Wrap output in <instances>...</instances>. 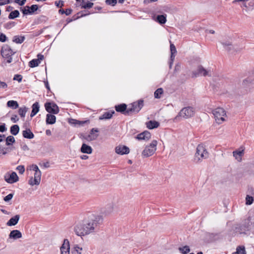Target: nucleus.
<instances>
[{"mask_svg": "<svg viewBox=\"0 0 254 254\" xmlns=\"http://www.w3.org/2000/svg\"><path fill=\"white\" fill-rule=\"evenodd\" d=\"M102 220L101 216L92 214L88 220L77 224L74 228V231L76 235L80 237L95 233L98 231V226Z\"/></svg>", "mask_w": 254, "mask_h": 254, "instance_id": "obj_1", "label": "nucleus"}, {"mask_svg": "<svg viewBox=\"0 0 254 254\" xmlns=\"http://www.w3.org/2000/svg\"><path fill=\"white\" fill-rule=\"evenodd\" d=\"M195 110L192 107H186L183 108L179 113L178 115L175 118L176 121L180 120V118L188 119L194 116Z\"/></svg>", "mask_w": 254, "mask_h": 254, "instance_id": "obj_2", "label": "nucleus"}, {"mask_svg": "<svg viewBox=\"0 0 254 254\" xmlns=\"http://www.w3.org/2000/svg\"><path fill=\"white\" fill-rule=\"evenodd\" d=\"M208 153L206 149L205 144H199L196 148V152L194 158L196 163L199 162L203 158H206Z\"/></svg>", "mask_w": 254, "mask_h": 254, "instance_id": "obj_3", "label": "nucleus"}, {"mask_svg": "<svg viewBox=\"0 0 254 254\" xmlns=\"http://www.w3.org/2000/svg\"><path fill=\"white\" fill-rule=\"evenodd\" d=\"M212 113L217 124H221L225 121L227 115L226 112L223 108H217L212 111Z\"/></svg>", "mask_w": 254, "mask_h": 254, "instance_id": "obj_4", "label": "nucleus"}, {"mask_svg": "<svg viewBox=\"0 0 254 254\" xmlns=\"http://www.w3.org/2000/svg\"><path fill=\"white\" fill-rule=\"evenodd\" d=\"M143 102V100L140 99L136 102L132 103L130 105L131 107H129L126 111L125 115H128L130 112H133L135 113H138L144 105Z\"/></svg>", "mask_w": 254, "mask_h": 254, "instance_id": "obj_5", "label": "nucleus"}, {"mask_svg": "<svg viewBox=\"0 0 254 254\" xmlns=\"http://www.w3.org/2000/svg\"><path fill=\"white\" fill-rule=\"evenodd\" d=\"M211 73L212 71L210 68L206 69L202 65H199L196 70L192 71V77H196L198 76H210Z\"/></svg>", "mask_w": 254, "mask_h": 254, "instance_id": "obj_6", "label": "nucleus"}, {"mask_svg": "<svg viewBox=\"0 0 254 254\" xmlns=\"http://www.w3.org/2000/svg\"><path fill=\"white\" fill-rule=\"evenodd\" d=\"M14 52L8 46L2 47L1 50V54L2 56L5 59H7V63H10L12 62V58L11 56L14 55Z\"/></svg>", "mask_w": 254, "mask_h": 254, "instance_id": "obj_7", "label": "nucleus"}, {"mask_svg": "<svg viewBox=\"0 0 254 254\" xmlns=\"http://www.w3.org/2000/svg\"><path fill=\"white\" fill-rule=\"evenodd\" d=\"M156 150V144H149L145 146L142 154L144 157H147L153 155Z\"/></svg>", "mask_w": 254, "mask_h": 254, "instance_id": "obj_8", "label": "nucleus"}, {"mask_svg": "<svg viewBox=\"0 0 254 254\" xmlns=\"http://www.w3.org/2000/svg\"><path fill=\"white\" fill-rule=\"evenodd\" d=\"M46 110L50 114H57L59 112V107L55 103L48 102L45 104Z\"/></svg>", "mask_w": 254, "mask_h": 254, "instance_id": "obj_9", "label": "nucleus"}, {"mask_svg": "<svg viewBox=\"0 0 254 254\" xmlns=\"http://www.w3.org/2000/svg\"><path fill=\"white\" fill-rule=\"evenodd\" d=\"M42 173L41 171L34 173V178L32 177L29 181L31 186L39 185L41 182Z\"/></svg>", "mask_w": 254, "mask_h": 254, "instance_id": "obj_10", "label": "nucleus"}, {"mask_svg": "<svg viewBox=\"0 0 254 254\" xmlns=\"http://www.w3.org/2000/svg\"><path fill=\"white\" fill-rule=\"evenodd\" d=\"M115 152L117 154L121 155L127 154L129 153V149L128 147L125 145L119 144L116 147Z\"/></svg>", "mask_w": 254, "mask_h": 254, "instance_id": "obj_11", "label": "nucleus"}, {"mask_svg": "<svg viewBox=\"0 0 254 254\" xmlns=\"http://www.w3.org/2000/svg\"><path fill=\"white\" fill-rule=\"evenodd\" d=\"M135 138H136L138 141L147 142L151 138V134L149 131H145L135 136Z\"/></svg>", "mask_w": 254, "mask_h": 254, "instance_id": "obj_12", "label": "nucleus"}, {"mask_svg": "<svg viewBox=\"0 0 254 254\" xmlns=\"http://www.w3.org/2000/svg\"><path fill=\"white\" fill-rule=\"evenodd\" d=\"M13 149V144H0V156L5 154Z\"/></svg>", "mask_w": 254, "mask_h": 254, "instance_id": "obj_13", "label": "nucleus"}, {"mask_svg": "<svg viewBox=\"0 0 254 254\" xmlns=\"http://www.w3.org/2000/svg\"><path fill=\"white\" fill-rule=\"evenodd\" d=\"M69 243L67 239H64L60 248L61 254H69Z\"/></svg>", "mask_w": 254, "mask_h": 254, "instance_id": "obj_14", "label": "nucleus"}, {"mask_svg": "<svg viewBox=\"0 0 254 254\" xmlns=\"http://www.w3.org/2000/svg\"><path fill=\"white\" fill-rule=\"evenodd\" d=\"M244 150L245 147L244 146H241L239 149L233 151V156L238 161H241L242 160V157L244 155Z\"/></svg>", "mask_w": 254, "mask_h": 254, "instance_id": "obj_15", "label": "nucleus"}, {"mask_svg": "<svg viewBox=\"0 0 254 254\" xmlns=\"http://www.w3.org/2000/svg\"><path fill=\"white\" fill-rule=\"evenodd\" d=\"M5 180L8 183H13L18 180V177L15 172H12L11 174L5 176Z\"/></svg>", "mask_w": 254, "mask_h": 254, "instance_id": "obj_16", "label": "nucleus"}, {"mask_svg": "<svg viewBox=\"0 0 254 254\" xmlns=\"http://www.w3.org/2000/svg\"><path fill=\"white\" fill-rule=\"evenodd\" d=\"M117 211V207L116 205L114 203H110L106 206L104 213L105 215H109Z\"/></svg>", "mask_w": 254, "mask_h": 254, "instance_id": "obj_17", "label": "nucleus"}, {"mask_svg": "<svg viewBox=\"0 0 254 254\" xmlns=\"http://www.w3.org/2000/svg\"><path fill=\"white\" fill-rule=\"evenodd\" d=\"M21 233L17 230L11 231L9 235V238H11L14 240L21 238Z\"/></svg>", "mask_w": 254, "mask_h": 254, "instance_id": "obj_18", "label": "nucleus"}, {"mask_svg": "<svg viewBox=\"0 0 254 254\" xmlns=\"http://www.w3.org/2000/svg\"><path fill=\"white\" fill-rule=\"evenodd\" d=\"M80 151L83 153L91 154L92 152V148L87 144H82L80 148Z\"/></svg>", "mask_w": 254, "mask_h": 254, "instance_id": "obj_19", "label": "nucleus"}, {"mask_svg": "<svg viewBox=\"0 0 254 254\" xmlns=\"http://www.w3.org/2000/svg\"><path fill=\"white\" fill-rule=\"evenodd\" d=\"M20 218L19 215H16L14 217L11 218L7 222V225L8 226H14L18 222Z\"/></svg>", "mask_w": 254, "mask_h": 254, "instance_id": "obj_20", "label": "nucleus"}, {"mask_svg": "<svg viewBox=\"0 0 254 254\" xmlns=\"http://www.w3.org/2000/svg\"><path fill=\"white\" fill-rule=\"evenodd\" d=\"M32 112L30 115L31 117H34L39 111L40 106L38 102H36L32 106Z\"/></svg>", "mask_w": 254, "mask_h": 254, "instance_id": "obj_21", "label": "nucleus"}, {"mask_svg": "<svg viewBox=\"0 0 254 254\" xmlns=\"http://www.w3.org/2000/svg\"><path fill=\"white\" fill-rule=\"evenodd\" d=\"M77 2H80L81 1V3L80 4L81 8H90L92 7L93 5V3L87 1L86 2L84 0H76Z\"/></svg>", "mask_w": 254, "mask_h": 254, "instance_id": "obj_22", "label": "nucleus"}, {"mask_svg": "<svg viewBox=\"0 0 254 254\" xmlns=\"http://www.w3.org/2000/svg\"><path fill=\"white\" fill-rule=\"evenodd\" d=\"M56 117L55 115L48 114L46 116V123L47 124L52 125L55 123Z\"/></svg>", "mask_w": 254, "mask_h": 254, "instance_id": "obj_23", "label": "nucleus"}, {"mask_svg": "<svg viewBox=\"0 0 254 254\" xmlns=\"http://www.w3.org/2000/svg\"><path fill=\"white\" fill-rule=\"evenodd\" d=\"M146 127L149 129L157 128L159 126V123L155 121H150L146 123Z\"/></svg>", "mask_w": 254, "mask_h": 254, "instance_id": "obj_24", "label": "nucleus"}, {"mask_svg": "<svg viewBox=\"0 0 254 254\" xmlns=\"http://www.w3.org/2000/svg\"><path fill=\"white\" fill-rule=\"evenodd\" d=\"M115 109L118 112H124L125 114L127 110V105L125 104H122L115 106Z\"/></svg>", "mask_w": 254, "mask_h": 254, "instance_id": "obj_25", "label": "nucleus"}, {"mask_svg": "<svg viewBox=\"0 0 254 254\" xmlns=\"http://www.w3.org/2000/svg\"><path fill=\"white\" fill-rule=\"evenodd\" d=\"M25 39V38L24 36L16 35L13 37L12 41L16 44H21Z\"/></svg>", "mask_w": 254, "mask_h": 254, "instance_id": "obj_26", "label": "nucleus"}, {"mask_svg": "<svg viewBox=\"0 0 254 254\" xmlns=\"http://www.w3.org/2000/svg\"><path fill=\"white\" fill-rule=\"evenodd\" d=\"M22 135L24 138H26L31 139L34 137V134L29 129L23 130L22 132Z\"/></svg>", "mask_w": 254, "mask_h": 254, "instance_id": "obj_27", "label": "nucleus"}, {"mask_svg": "<svg viewBox=\"0 0 254 254\" xmlns=\"http://www.w3.org/2000/svg\"><path fill=\"white\" fill-rule=\"evenodd\" d=\"M115 113L114 111L110 112H106L104 113L101 117H99L100 120H103V119H111L112 116L113 114Z\"/></svg>", "mask_w": 254, "mask_h": 254, "instance_id": "obj_28", "label": "nucleus"}, {"mask_svg": "<svg viewBox=\"0 0 254 254\" xmlns=\"http://www.w3.org/2000/svg\"><path fill=\"white\" fill-rule=\"evenodd\" d=\"M223 47L228 51H230L233 48L231 42L230 41L222 42Z\"/></svg>", "mask_w": 254, "mask_h": 254, "instance_id": "obj_29", "label": "nucleus"}, {"mask_svg": "<svg viewBox=\"0 0 254 254\" xmlns=\"http://www.w3.org/2000/svg\"><path fill=\"white\" fill-rule=\"evenodd\" d=\"M28 108L25 106L20 107L18 109V114L22 118H24Z\"/></svg>", "mask_w": 254, "mask_h": 254, "instance_id": "obj_30", "label": "nucleus"}, {"mask_svg": "<svg viewBox=\"0 0 254 254\" xmlns=\"http://www.w3.org/2000/svg\"><path fill=\"white\" fill-rule=\"evenodd\" d=\"M7 106L8 107L15 109L18 107V104L16 101L10 100L7 102Z\"/></svg>", "mask_w": 254, "mask_h": 254, "instance_id": "obj_31", "label": "nucleus"}, {"mask_svg": "<svg viewBox=\"0 0 254 254\" xmlns=\"http://www.w3.org/2000/svg\"><path fill=\"white\" fill-rule=\"evenodd\" d=\"M171 60H174L177 53L176 48L173 44H170Z\"/></svg>", "mask_w": 254, "mask_h": 254, "instance_id": "obj_32", "label": "nucleus"}, {"mask_svg": "<svg viewBox=\"0 0 254 254\" xmlns=\"http://www.w3.org/2000/svg\"><path fill=\"white\" fill-rule=\"evenodd\" d=\"M156 20L160 24H165L167 21L166 16L164 15H159L157 16Z\"/></svg>", "mask_w": 254, "mask_h": 254, "instance_id": "obj_33", "label": "nucleus"}, {"mask_svg": "<svg viewBox=\"0 0 254 254\" xmlns=\"http://www.w3.org/2000/svg\"><path fill=\"white\" fill-rule=\"evenodd\" d=\"M19 12L18 10H15L14 11H12L8 15V18L9 19H13L15 18L19 17Z\"/></svg>", "mask_w": 254, "mask_h": 254, "instance_id": "obj_34", "label": "nucleus"}, {"mask_svg": "<svg viewBox=\"0 0 254 254\" xmlns=\"http://www.w3.org/2000/svg\"><path fill=\"white\" fill-rule=\"evenodd\" d=\"M19 127L18 125H14L10 127V132L12 134L16 135L19 132Z\"/></svg>", "mask_w": 254, "mask_h": 254, "instance_id": "obj_35", "label": "nucleus"}, {"mask_svg": "<svg viewBox=\"0 0 254 254\" xmlns=\"http://www.w3.org/2000/svg\"><path fill=\"white\" fill-rule=\"evenodd\" d=\"M98 132V130L97 129L93 128L90 132V134L89 135V137L90 140H92L95 139L98 135L97 133Z\"/></svg>", "mask_w": 254, "mask_h": 254, "instance_id": "obj_36", "label": "nucleus"}, {"mask_svg": "<svg viewBox=\"0 0 254 254\" xmlns=\"http://www.w3.org/2000/svg\"><path fill=\"white\" fill-rule=\"evenodd\" d=\"M179 250L182 254H187L190 252V247L188 246H185L183 247H180Z\"/></svg>", "mask_w": 254, "mask_h": 254, "instance_id": "obj_37", "label": "nucleus"}, {"mask_svg": "<svg viewBox=\"0 0 254 254\" xmlns=\"http://www.w3.org/2000/svg\"><path fill=\"white\" fill-rule=\"evenodd\" d=\"M39 60L33 59L29 63V66L30 67L37 66L40 64Z\"/></svg>", "mask_w": 254, "mask_h": 254, "instance_id": "obj_38", "label": "nucleus"}, {"mask_svg": "<svg viewBox=\"0 0 254 254\" xmlns=\"http://www.w3.org/2000/svg\"><path fill=\"white\" fill-rule=\"evenodd\" d=\"M163 93V90L162 88L157 89L154 92V97L155 98L159 99Z\"/></svg>", "mask_w": 254, "mask_h": 254, "instance_id": "obj_39", "label": "nucleus"}, {"mask_svg": "<svg viewBox=\"0 0 254 254\" xmlns=\"http://www.w3.org/2000/svg\"><path fill=\"white\" fill-rule=\"evenodd\" d=\"M253 196H251L250 194H248L246 197V204L249 205H251L254 201Z\"/></svg>", "mask_w": 254, "mask_h": 254, "instance_id": "obj_40", "label": "nucleus"}, {"mask_svg": "<svg viewBox=\"0 0 254 254\" xmlns=\"http://www.w3.org/2000/svg\"><path fill=\"white\" fill-rule=\"evenodd\" d=\"M20 10L24 15L31 14L30 7L28 6H26L24 8H20Z\"/></svg>", "mask_w": 254, "mask_h": 254, "instance_id": "obj_41", "label": "nucleus"}, {"mask_svg": "<svg viewBox=\"0 0 254 254\" xmlns=\"http://www.w3.org/2000/svg\"><path fill=\"white\" fill-rule=\"evenodd\" d=\"M73 251L77 254H82L83 248L78 245H75L74 246Z\"/></svg>", "mask_w": 254, "mask_h": 254, "instance_id": "obj_42", "label": "nucleus"}, {"mask_svg": "<svg viewBox=\"0 0 254 254\" xmlns=\"http://www.w3.org/2000/svg\"><path fill=\"white\" fill-rule=\"evenodd\" d=\"M16 170L18 171L20 174H23L25 172V167L23 165H19L16 167Z\"/></svg>", "mask_w": 254, "mask_h": 254, "instance_id": "obj_43", "label": "nucleus"}, {"mask_svg": "<svg viewBox=\"0 0 254 254\" xmlns=\"http://www.w3.org/2000/svg\"><path fill=\"white\" fill-rule=\"evenodd\" d=\"M72 10L71 9L68 8L66 9L65 10L64 9H60L59 12L61 13H65L66 15H69L71 13Z\"/></svg>", "mask_w": 254, "mask_h": 254, "instance_id": "obj_44", "label": "nucleus"}, {"mask_svg": "<svg viewBox=\"0 0 254 254\" xmlns=\"http://www.w3.org/2000/svg\"><path fill=\"white\" fill-rule=\"evenodd\" d=\"M237 252L238 254L240 253L241 254H246V252L244 247H238L237 248Z\"/></svg>", "mask_w": 254, "mask_h": 254, "instance_id": "obj_45", "label": "nucleus"}, {"mask_svg": "<svg viewBox=\"0 0 254 254\" xmlns=\"http://www.w3.org/2000/svg\"><path fill=\"white\" fill-rule=\"evenodd\" d=\"M106 3L108 5L114 6L117 2V0H106Z\"/></svg>", "mask_w": 254, "mask_h": 254, "instance_id": "obj_46", "label": "nucleus"}, {"mask_svg": "<svg viewBox=\"0 0 254 254\" xmlns=\"http://www.w3.org/2000/svg\"><path fill=\"white\" fill-rule=\"evenodd\" d=\"M38 8V5L36 4H33L30 7V9L31 14L33 13L35 11L37 10Z\"/></svg>", "mask_w": 254, "mask_h": 254, "instance_id": "obj_47", "label": "nucleus"}, {"mask_svg": "<svg viewBox=\"0 0 254 254\" xmlns=\"http://www.w3.org/2000/svg\"><path fill=\"white\" fill-rule=\"evenodd\" d=\"M249 0H233V3H237L239 2H243V6L245 7H247V5L246 4V2L248 1Z\"/></svg>", "mask_w": 254, "mask_h": 254, "instance_id": "obj_48", "label": "nucleus"}, {"mask_svg": "<svg viewBox=\"0 0 254 254\" xmlns=\"http://www.w3.org/2000/svg\"><path fill=\"white\" fill-rule=\"evenodd\" d=\"M13 193H9L4 197L3 200L5 202H8L12 199V198L13 197Z\"/></svg>", "mask_w": 254, "mask_h": 254, "instance_id": "obj_49", "label": "nucleus"}, {"mask_svg": "<svg viewBox=\"0 0 254 254\" xmlns=\"http://www.w3.org/2000/svg\"><path fill=\"white\" fill-rule=\"evenodd\" d=\"M22 76L20 74H15L14 76L13 80H17L19 82H20L22 81Z\"/></svg>", "mask_w": 254, "mask_h": 254, "instance_id": "obj_50", "label": "nucleus"}, {"mask_svg": "<svg viewBox=\"0 0 254 254\" xmlns=\"http://www.w3.org/2000/svg\"><path fill=\"white\" fill-rule=\"evenodd\" d=\"M15 139L13 136H9L6 138V143H14Z\"/></svg>", "mask_w": 254, "mask_h": 254, "instance_id": "obj_51", "label": "nucleus"}, {"mask_svg": "<svg viewBox=\"0 0 254 254\" xmlns=\"http://www.w3.org/2000/svg\"><path fill=\"white\" fill-rule=\"evenodd\" d=\"M7 37L4 34L0 32V41L4 42L6 41Z\"/></svg>", "mask_w": 254, "mask_h": 254, "instance_id": "obj_52", "label": "nucleus"}, {"mask_svg": "<svg viewBox=\"0 0 254 254\" xmlns=\"http://www.w3.org/2000/svg\"><path fill=\"white\" fill-rule=\"evenodd\" d=\"M55 5L59 7H62L64 5V1L61 0L56 1Z\"/></svg>", "mask_w": 254, "mask_h": 254, "instance_id": "obj_53", "label": "nucleus"}, {"mask_svg": "<svg viewBox=\"0 0 254 254\" xmlns=\"http://www.w3.org/2000/svg\"><path fill=\"white\" fill-rule=\"evenodd\" d=\"M26 1V0H14V2L20 6L23 5Z\"/></svg>", "mask_w": 254, "mask_h": 254, "instance_id": "obj_54", "label": "nucleus"}, {"mask_svg": "<svg viewBox=\"0 0 254 254\" xmlns=\"http://www.w3.org/2000/svg\"><path fill=\"white\" fill-rule=\"evenodd\" d=\"M7 87V84L5 82L0 80V89H5Z\"/></svg>", "mask_w": 254, "mask_h": 254, "instance_id": "obj_55", "label": "nucleus"}, {"mask_svg": "<svg viewBox=\"0 0 254 254\" xmlns=\"http://www.w3.org/2000/svg\"><path fill=\"white\" fill-rule=\"evenodd\" d=\"M20 146L22 150L25 152L29 150V147L26 144H21Z\"/></svg>", "mask_w": 254, "mask_h": 254, "instance_id": "obj_56", "label": "nucleus"}, {"mask_svg": "<svg viewBox=\"0 0 254 254\" xmlns=\"http://www.w3.org/2000/svg\"><path fill=\"white\" fill-rule=\"evenodd\" d=\"M35 165L36 164H34L29 165L27 167V171H34V169L35 168Z\"/></svg>", "mask_w": 254, "mask_h": 254, "instance_id": "obj_57", "label": "nucleus"}, {"mask_svg": "<svg viewBox=\"0 0 254 254\" xmlns=\"http://www.w3.org/2000/svg\"><path fill=\"white\" fill-rule=\"evenodd\" d=\"M249 193L252 196L254 197V188L253 187L249 188L248 189Z\"/></svg>", "mask_w": 254, "mask_h": 254, "instance_id": "obj_58", "label": "nucleus"}, {"mask_svg": "<svg viewBox=\"0 0 254 254\" xmlns=\"http://www.w3.org/2000/svg\"><path fill=\"white\" fill-rule=\"evenodd\" d=\"M19 119L17 117V115H13L11 118V121H12L13 123H16L18 121Z\"/></svg>", "mask_w": 254, "mask_h": 254, "instance_id": "obj_59", "label": "nucleus"}, {"mask_svg": "<svg viewBox=\"0 0 254 254\" xmlns=\"http://www.w3.org/2000/svg\"><path fill=\"white\" fill-rule=\"evenodd\" d=\"M6 130V128L5 126V124H3L2 125L0 126V132H4Z\"/></svg>", "mask_w": 254, "mask_h": 254, "instance_id": "obj_60", "label": "nucleus"}, {"mask_svg": "<svg viewBox=\"0 0 254 254\" xmlns=\"http://www.w3.org/2000/svg\"><path fill=\"white\" fill-rule=\"evenodd\" d=\"M37 58H38V59H37V60H39V62H40L41 61H42L44 59V56L41 54H38L37 55Z\"/></svg>", "mask_w": 254, "mask_h": 254, "instance_id": "obj_61", "label": "nucleus"}, {"mask_svg": "<svg viewBox=\"0 0 254 254\" xmlns=\"http://www.w3.org/2000/svg\"><path fill=\"white\" fill-rule=\"evenodd\" d=\"M88 156L87 155H83L80 156V158L82 160H86L88 158Z\"/></svg>", "mask_w": 254, "mask_h": 254, "instance_id": "obj_62", "label": "nucleus"}, {"mask_svg": "<svg viewBox=\"0 0 254 254\" xmlns=\"http://www.w3.org/2000/svg\"><path fill=\"white\" fill-rule=\"evenodd\" d=\"M11 1V0H4L3 2H2V4L3 5H5V4H8V3H9Z\"/></svg>", "mask_w": 254, "mask_h": 254, "instance_id": "obj_63", "label": "nucleus"}, {"mask_svg": "<svg viewBox=\"0 0 254 254\" xmlns=\"http://www.w3.org/2000/svg\"><path fill=\"white\" fill-rule=\"evenodd\" d=\"M4 138L5 136L4 135H0V142L3 141Z\"/></svg>", "mask_w": 254, "mask_h": 254, "instance_id": "obj_64", "label": "nucleus"}]
</instances>
